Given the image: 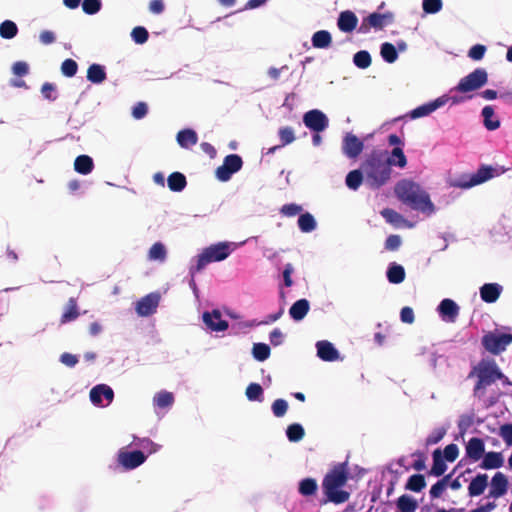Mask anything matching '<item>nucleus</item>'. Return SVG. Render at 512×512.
Listing matches in <instances>:
<instances>
[{
  "instance_id": "obj_22",
  "label": "nucleus",
  "mask_w": 512,
  "mask_h": 512,
  "mask_svg": "<svg viewBox=\"0 0 512 512\" xmlns=\"http://www.w3.org/2000/svg\"><path fill=\"white\" fill-rule=\"evenodd\" d=\"M507 484L508 481L506 477L502 473L497 472L491 480L489 496L498 498L504 495L507 491Z\"/></svg>"
},
{
  "instance_id": "obj_25",
  "label": "nucleus",
  "mask_w": 512,
  "mask_h": 512,
  "mask_svg": "<svg viewBox=\"0 0 512 512\" xmlns=\"http://www.w3.org/2000/svg\"><path fill=\"white\" fill-rule=\"evenodd\" d=\"M310 304L307 299H299L289 309L290 317L295 321H301L307 315Z\"/></svg>"
},
{
  "instance_id": "obj_6",
  "label": "nucleus",
  "mask_w": 512,
  "mask_h": 512,
  "mask_svg": "<svg viewBox=\"0 0 512 512\" xmlns=\"http://www.w3.org/2000/svg\"><path fill=\"white\" fill-rule=\"evenodd\" d=\"M512 343V334L501 332L499 329L485 333L481 339L484 349L493 354L499 355Z\"/></svg>"
},
{
  "instance_id": "obj_21",
  "label": "nucleus",
  "mask_w": 512,
  "mask_h": 512,
  "mask_svg": "<svg viewBox=\"0 0 512 512\" xmlns=\"http://www.w3.org/2000/svg\"><path fill=\"white\" fill-rule=\"evenodd\" d=\"M80 316L77 299L71 297L68 299L64 311L60 317V324L64 325L75 321Z\"/></svg>"
},
{
  "instance_id": "obj_2",
  "label": "nucleus",
  "mask_w": 512,
  "mask_h": 512,
  "mask_svg": "<svg viewBox=\"0 0 512 512\" xmlns=\"http://www.w3.org/2000/svg\"><path fill=\"white\" fill-rule=\"evenodd\" d=\"M397 198L411 209L431 215L435 211L429 194L422 187L408 179L399 181L395 186Z\"/></svg>"
},
{
  "instance_id": "obj_50",
  "label": "nucleus",
  "mask_w": 512,
  "mask_h": 512,
  "mask_svg": "<svg viewBox=\"0 0 512 512\" xmlns=\"http://www.w3.org/2000/svg\"><path fill=\"white\" fill-rule=\"evenodd\" d=\"M42 96L48 101H55L58 97L57 87L54 83L45 82L41 87Z\"/></svg>"
},
{
  "instance_id": "obj_13",
  "label": "nucleus",
  "mask_w": 512,
  "mask_h": 512,
  "mask_svg": "<svg viewBox=\"0 0 512 512\" xmlns=\"http://www.w3.org/2000/svg\"><path fill=\"white\" fill-rule=\"evenodd\" d=\"M364 143L354 134L347 133L343 138L342 151L350 159H356L363 151Z\"/></svg>"
},
{
  "instance_id": "obj_52",
  "label": "nucleus",
  "mask_w": 512,
  "mask_h": 512,
  "mask_svg": "<svg viewBox=\"0 0 512 512\" xmlns=\"http://www.w3.org/2000/svg\"><path fill=\"white\" fill-rule=\"evenodd\" d=\"M78 70V64L73 59H66L61 64V72L66 77H73Z\"/></svg>"
},
{
  "instance_id": "obj_32",
  "label": "nucleus",
  "mask_w": 512,
  "mask_h": 512,
  "mask_svg": "<svg viewBox=\"0 0 512 512\" xmlns=\"http://www.w3.org/2000/svg\"><path fill=\"white\" fill-rule=\"evenodd\" d=\"M87 79L94 84H100L106 79V72L102 65L92 64L87 70Z\"/></svg>"
},
{
  "instance_id": "obj_8",
  "label": "nucleus",
  "mask_w": 512,
  "mask_h": 512,
  "mask_svg": "<svg viewBox=\"0 0 512 512\" xmlns=\"http://www.w3.org/2000/svg\"><path fill=\"white\" fill-rule=\"evenodd\" d=\"M488 73L484 68H476L474 71L463 77L454 90L460 93L476 91L486 85Z\"/></svg>"
},
{
  "instance_id": "obj_4",
  "label": "nucleus",
  "mask_w": 512,
  "mask_h": 512,
  "mask_svg": "<svg viewBox=\"0 0 512 512\" xmlns=\"http://www.w3.org/2000/svg\"><path fill=\"white\" fill-rule=\"evenodd\" d=\"M477 376L478 381L474 388V393L478 394L481 390H485L487 386L493 384L502 377L497 365L492 360L482 359L469 373V378Z\"/></svg>"
},
{
  "instance_id": "obj_61",
  "label": "nucleus",
  "mask_w": 512,
  "mask_h": 512,
  "mask_svg": "<svg viewBox=\"0 0 512 512\" xmlns=\"http://www.w3.org/2000/svg\"><path fill=\"white\" fill-rule=\"evenodd\" d=\"M381 215L385 218V220L391 224H397L400 220H402V216L393 209L386 208L381 211Z\"/></svg>"
},
{
  "instance_id": "obj_14",
  "label": "nucleus",
  "mask_w": 512,
  "mask_h": 512,
  "mask_svg": "<svg viewBox=\"0 0 512 512\" xmlns=\"http://www.w3.org/2000/svg\"><path fill=\"white\" fill-rule=\"evenodd\" d=\"M146 460V455L140 451H120L118 453V462L121 464L125 469L131 470L135 469L138 466L142 465Z\"/></svg>"
},
{
  "instance_id": "obj_5",
  "label": "nucleus",
  "mask_w": 512,
  "mask_h": 512,
  "mask_svg": "<svg viewBox=\"0 0 512 512\" xmlns=\"http://www.w3.org/2000/svg\"><path fill=\"white\" fill-rule=\"evenodd\" d=\"M232 252L230 243L219 242L205 248L198 255L197 264L191 268V274L200 272L207 264L225 260Z\"/></svg>"
},
{
  "instance_id": "obj_64",
  "label": "nucleus",
  "mask_w": 512,
  "mask_h": 512,
  "mask_svg": "<svg viewBox=\"0 0 512 512\" xmlns=\"http://www.w3.org/2000/svg\"><path fill=\"white\" fill-rule=\"evenodd\" d=\"M148 112L147 104L144 102H138L132 110V116L135 119H142L146 116Z\"/></svg>"
},
{
  "instance_id": "obj_19",
  "label": "nucleus",
  "mask_w": 512,
  "mask_h": 512,
  "mask_svg": "<svg viewBox=\"0 0 512 512\" xmlns=\"http://www.w3.org/2000/svg\"><path fill=\"white\" fill-rule=\"evenodd\" d=\"M358 24L357 16L350 10L340 13L337 25L340 31L349 33L352 32Z\"/></svg>"
},
{
  "instance_id": "obj_60",
  "label": "nucleus",
  "mask_w": 512,
  "mask_h": 512,
  "mask_svg": "<svg viewBox=\"0 0 512 512\" xmlns=\"http://www.w3.org/2000/svg\"><path fill=\"white\" fill-rule=\"evenodd\" d=\"M280 212L284 216L293 217L302 212V206L295 203L285 204L282 206Z\"/></svg>"
},
{
  "instance_id": "obj_16",
  "label": "nucleus",
  "mask_w": 512,
  "mask_h": 512,
  "mask_svg": "<svg viewBox=\"0 0 512 512\" xmlns=\"http://www.w3.org/2000/svg\"><path fill=\"white\" fill-rule=\"evenodd\" d=\"M203 321L205 325L212 331L222 332L227 330L228 322L223 320L219 310L203 313Z\"/></svg>"
},
{
  "instance_id": "obj_62",
  "label": "nucleus",
  "mask_w": 512,
  "mask_h": 512,
  "mask_svg": "<svg viewBox=\"0 0 512 512\" xmlns=\"http://www.w3.org/2000/svg\"><path fill=\"white\" fill-rule=\"evenodd\" d=\"M401 237L399 235H390L385 241V249L389 251H396L401 246Z\"/></svg>"
},
{
  "instance_id": "obj_49",
  "label": "nucleus",
  "mask_w": 512,
  "mask_h": 512,
  "mask_svg": "<svg viewBox=\"0 0 512 512\" xmlns=\"http://www.w3.org/2000/svg\"><path fill=\"white\" fill-rule=\"evenodd\" d=\"M245 394L250 401H261L263 396V389L258 383H250L246 388Z\"/></svg>"
},
{
  "instance_id": "obj_38",
  "label": "nucleus",
  "mask_w": 512,
  "mask_h": 512,
  "mask_svg": "<svg viewBox=\"0 0 512 512\" xmlns=\"http://www.w3.org/2000/svg\"><path fill=\"white\" fill-rule=\"evenodd\" d=\"M298 227L304 233L312 232L316 228V221L312 214L306 212L298 218Z\"/></svg>"
},
{
  "instance_id": "obj_23",
  "label": "nucleus",
  "mask_w": 512,
  "mask_h": 512,
  "mask_svg": "<svg viewBox=\"0 0 512 512\" xmlns=\"http://www.w3.org/2000/svg\"><path fill=\"white\" fill-rule=\"evenodd\" d=\"M502 287L497 283H486L480 288L481 299L486 303H494L499 298Z\"/></svg>"
},
{
  "instance_id": "obj_43",
  "label": "nucleus",
  "mask_w": 512,
  "mask_h": 512,
  "mask_svg": "<svg viewBox=\"0 0 512 512\" xmlns=\"http://www.w3.org/2000/svg\"><path fill=\"white\" fill-rule=\"evenodd\" d=\"M18 33L17 25L11 20H5L0 24V36L4 39H12Z\"/></svg>"
},
{
  "instance_id": "obj_42",
  "label": "nucleus",
  "mask_w": 512,
  "mask_h": 512,
  "mask_svg": "<svg viewBox=\"0 0 512 512\" xmlns=\"http://www.w3.org/2000/svg\"><path fill=\"white\" fill-rule=\"evenodd\" d=\"M389 161L391 166L404 168L407 165V158L400 147L393 148L391 154H389Z\"/></svg>"
},
{
  "instance_id": "obj_34",
  "label": "nucleus",
  "mask_w": 512,
  "mask_h": 512,
  "mask_svg": "<svg viewBox=\"0 0 512 512\" xmlns=\"http://www.w3.org/2000/svg\"><path fill=\"white\" fill-rule=\"evenodd\" d=\"M331 34L326 30H319L312 36V45L318 49H325L331 45Z\"/></svg>"
},
{
  "instance_id": "obj_56",
  "label": "nucleus",
  "mask_w": 512,
  "mask_h": 512,
  "mask_svg": "<svg viewBox=\"0 0 512 512\" xmlns=\"http://www.w3.org/2000/svg\"><path fill=\"white\" fill-rule=\"evenodd\" d=\"M422 8L425 13L435 14L442 8L441 0H423Z\"/></svg>"
},
{
  "instance_id": "obj_45",
  "label": "nucleus",
  "mask_w": 512,
  "mask_h": 512,
  "mask_svg": "<svg viewBox=\"0 0 512 512\" xmlns=\"http://www.w3.org/2000/svg\"><path fill=\"white\" fill-rule=\"evenodd\" d=\"M270 352L271 350L269 345L265 343H255L252 348L253 357L260 362H263L266 359H268L270 356Z\"/></svg>"
},
{
  "instance_id": "obj_46",
  "label": "nucleus",
  "mask_w": 512,
  "mask_h": 512,
  "mask_svg": "<svg viewBox=\"0 0 512 512\" xmlns=\"http://www.w3.org/2000/svg\"><path fill=\"white\" fill-rule=\"evenodd\" d=\"M166 255V248L161 242L154 243L148 252V258L150 260H158L161 262L166 259Z\"/></svg>"
},
{
  "instance_id": "obj_3",
  "label": "nucleus",
  "mask_w": 512,
  "mask_h": 512,
  "mask_svg": "<svg viewBox=\"0 0 512 512\" xmlns=\"http://www.w3.org/2000/svg\"><path fill=\"white\" fill-rule=\"evenodd\" d=\"M348 480V471L345 464L334 466L324 477L322 488L326 495V501L334 504H342L349 500L350 493L341 488Z\"/></svg>"
},
{
  "instance_id": "obj_10",
  "label": "nucleus",
  "mask_w": 512,
  "mask_h": 512,
  "mask_svg": "<svg viewBox=\"0 0 512 512\" xmlns=\"http://www.w3.org/2000/svg\"><path fill=\"white\" fill-rule=\"evenodd\" d=\"M303 122L307 128L317 133L324 131L329 124L327 116L317 109L306 112Z\"/></svg>"
},
{
  "instance_id": "obj_57",
  "label": "nucleus",
  "mask_w": 512,
  "mask_h": 512,
  "mask_svg": "<svg viewBox=\"0 0 512 512\" xmlns=\"http://www.w3.org/2000/svg\"><path fill=\"white\" fill-rule=\"evenodd\" d=\"M486 46L482 44H476L470 48L468 51V57L471 58L474 61H479L483 59L485 52H486Z\"/></svg>"
},
{
  "instance_id": "obj_53",
  "label": "nucleus",
  "mask_w": 512,
  "mask_h": 512,
  "mask_svg": "<svg viewBox=\"0 0 512 512\" xmlns=\"http://www.w3.org/2000/svg\"><path fill=\"white\" fill-rule=\"evenodd\" d=\"M131 37L135 43L144 44L148 40L149 33L146 28L142 26H137L133 28L131 32Z\"/></svg>"
},
{
  "instance_id": "obj_1",
  "label": "nucleus",
  "mask_w": 512,
  "mask_h": 512,
  "mask_svg": "<svg viewBox=\"0 0 512 512\" xmlns=\"http://www.w3.org/2000/svg\"><path fill=\"white\" fill-rule=\"evenodd\" d=\"M365 180L373 189L385 185L391 178V162L387 150L374 149L368 153L361 163Z\"/></svg>"
},
{
  "instance_id": "obj_31",
  "label": "nucleus",
  "mask_w": 512,
  "mask_h": 512,
  "mask_svg": "<svg viewBox=\"0 0 512 512\" xmlns=\"http://www.w3.org/2000/svg\"><path fill=\"white\" fill-rule=\"evenodd\" d=\"M387 279L392 284H400L405 279V270L403 266L391 263L387 269Z\"/></svg>"
},
{
  "instance_id": "obj_37",
  "label": "nucleus",
  "mask_w": 512,
  "mask_h": 512,
  "mask_svg": "<svg viewBox=\"0 0 512 512\" xmlns=\"http://www.w3.org/2000/svg\"><path fill=\"white\" fill-rule=\"evenodd\" d=\"M318 489V485L315 479L313 478H305L299 483V493L302 496L308 497L316 494Z\"/></svg>"
},
{
  "instance_id": "obj_12",
  "label": "nucleus",
  "mask_w": 512,
  "mask_h": 512,
  "mask_svg": "<svg viewBox=\"0 0 512 512\" xmlns=\"http://www.w3.org/2000/svg\"><path fill=\"white\" fill-rule=\"evenodd\" d=\"M160 295L158 293H150L142 297L136 303V312L139 316L146 317L154 314L159 305Z\"/></svg>"
},
{
  "instance_id": "obj_54",
  "label": "nucleus",
  "mask_w": 512,
  "mask_h": 512,
  "mask_svg": "<svg viewBox=\"0 0 512 512\" xmlns=\"http://www.w3.org/2000/svg\"><path fill=\"white\" fill-rule=\"evenodd\" d=\"M271 408L274 416L280 418L286 414L288 410V403L286 400L279 398L272 403Z\"/></svg>"
},
{
  "instance_id": "obj_7",
  "label": "nucleus",
  "mask_w": 512,
  "mask_h": 512,
  "mask_svg": "<svg viewBox=\"0 0 512 512\" xmlns=\"http://www.w3.org/2000/svg\"><path fill=\"white\" fill-rule=\"evenodd\" d=\"M497 175H499V172L496 168L482 165L475 173L462 176L453 186L467 189L482 184Z\"/></svg>"
},
{
  "instance_id": "obj_36",
  "label": "nucleus",
  "mask_w": 512,
  "mask_h": 512,
  "mask_svg": "<svg viewBox=\"0 0 512 512\" xmlns=\"http://www.w3.org/2000/svg\"><path fill=\"white\" fill-rule=\"evenodd\" d=\"M365 175L362 168L350 171L346 176V185L352 190H357L363 182Z\"/></svg>"
},
{
  "instance_id": "obj_51",
  "label": "nucleus",
  "mask_w": 512,
  "mask_h": 512,
  "mask_svg": "<svg viewBox=\"0 0 512 512\" xmlns=\"http://www.w3.org/2000/svg\"><path fill=\"white\" fill-rule=\"evenodd\" d=\"M279 138L281 140V146L291 144L295 140L294 130L291 127H281L278 131Z\"/></svg>"
},
{
  "instance_id": "obj_35",
  "label": "nucleus",
  "mask_w": 512,
  "mask_h": 512,
  "mask_svg": "<svg viewBox=\"0 0 512 512\" xmlns=\"http://www.w3.org/2000/svg\"><path fill=\"white\" fill-rule=\"evenodd\" d=\"M426 487L425 477L422 474L411 475L405 485L406 490L420 492Z\"/></svg>"
},
{
  "instance_id": "obj_24",
  "label": "nucleus",
  "mask_w": 512,
  "mask_h": 512,
  "mask_svg": "<svg viewBox=\"0 0 512 512\" xmlns=\"http://www.w3.org/2000/svg\"><path fill=\"white\" fill-rule=\"evenodd\" d=\"M445 103H446V99H444V97H440L431 103L421 105V106L415 108L414 110H412L411 117L412 118H420L423 116H427L430 113H432L433 111H435L437 108L444 105Z\"/></svg>"
},
{
  "instance_id": "obj_48",
  "label": "nucleus",
  "mask_w": 512,
  "mask_h": 512,
  "mask_svg": "<svg viewBox=\"0 0 512 512\" xmlns=\"http://www.w3.org/2000/svg\"><path fill=\"white\" fill-rule=\"evenodd\" d=\"M353 62L358 68L366 69L371 65L372 59L368 51L361 50L354 54Z\"/></svg>"
},
{
  "instance_id": "obj_47",
  "label": "nucleus",
  "mask_w": 512,
  "mask_h": 512,
  "mask_svg": "<svg viewBox=\"0 0 512 512\" xmlns=\"http://www.w3.org/2000/svg\"><path fill=\"white\" fill-rule=\"evenodd\" d=\"M482 116L484 118V126L488 130H495L500 126V122L498 120H492L494 116V110L491 106H485L482 109Z\"/></svg>"
},
{
  "instance_id": "obj_17",
  "label": "nucleus",
  "mask_w": 512,
  "mask_h": 512,
  "mask_svg": "<svg viewBox=\"0 0 512 512\" xmlns=\"http://www.w3.org/2000/svg\"><path fill=\"white\" fill-rule=\"evenodd\" d=\"M102 398H105L107 405L110 404L114 398L112 388L105 384H99L93 387L90 391V400L95 405H102Z\"/></svg>"
},
{
  "instance_id": "obj_39",
  "label": "nucleus",
  "mask_w": 512,
  "mask_h": 512,
  "mask_svg": "<svg viewBox=\"0 0 512 512\" xmlns=\"http://www.w3.org/2000/svg\"><path fill=\"white\" fill-rule=\"evenodd\" d=\"M396 504L401 512H415L418 507L417 501L409 495H401Z\"/></svg>"
},
{
  "instance_id": "obj_11",
  "label": "nucleus",
  "mask_w": 512,
  "mask_h": 512,
  "mask_svg": "<svg viewBox=\"0 0 512 512\" xmlns=\"http://www.w3.org/2000/svg\"><path fill=\"white\" fill-rule=\"evenodd\" d=\"M392 22L393 14L391 12H386L383 14L374 12L363 20L360 31L367 32L371 27L381 30Z\"/></svg>"
},
{
  "instance_id": "obj_9",
  "label": "nucleus",
  "mask_w": 512,
  "mask_h": 512,
  "mask_svg": "<svg viewBox=\"0 0 512 512\" xmlns=\"http://www.w3.org/2000/svg\"><path fill=\"white\" fill-rule=\"evenodd\" d=\"M243 166L242 158L238 154H229L224 160L223 164L216 169V177L222 182L231 179L232 175L238 172Z\"/></svg>"
},
{
  "instance_id": "obj_58",
  "label": "nucleus",
  "mask_w": 512,
  "mask_h": 512,
  "mask_svg": "<svg viewBox=\"0 0 512 512\" xmlns=\"http://www.w3.org/2000/svg\"><path fill=\"white\" fill-rule=\"evenodd\" d=\"M459 455L458 446L454 443L447 445L444 449L443 458L448 462H454Z\"/></svg>"
},
{
  "instance_id": "obj_44",
  "label": "nucleus",
  "mask_w": 512,
  "mask_h": 512,
  "mask_svg": "<svg viewBox=\"0 0 512 512\" xmlns=\"http://www.w3.org/2000/svg\"><path fill=\"white\" fill-rule=\"evenodd\" d=\"M380 54L382 58L388 63H394L398 58V53L392 43L385 42L381 45Z\"/></svg>"
},
{
  "instance_id": "obj_18",
  "label": "nucleus",
  "mask_w": 512,
  "mask_h": 512,
  "mask_svg": "<svg viewBox=\"0 0 512 512\" xmlns=\"http://www.w3.org/2000/svg\"><path fill=\"white\" fill-rule=\"evenodd\" d=\"M485 453L484 441L481 438L473 437L466 444V456L476 462L480 460Z\"/></svg>"
},
{
  "instance_id": "obj_27",
  "label": "nucleus",
  "mask_w": 512,
  "mask_h": 512,
  "mask_svg": "<svg viewBox=\"0 0 512 512\" xmlns=\"http://www.w3.org/2000/svg\"><path fill=\"white\" fill-rule=\"evenodd\" d=\"M177 142L178 144L185 149L194 146L198 142L197 133L193 129H183L177 133Z\"/></svg>"
},
{
  "instance_id": "obj_63",
  "label": "nucleus",
  "mask_w": 512,
  "mask_h": 512,
  "mask_svg": "<svg viewBox=\"0 0 512 512\" xmlns=\"http://www.w3.org/2000/svg\"><path fill=\"white\" fill-rule=\"evenodd\" d=\"M12 72L19 77L26 76L29 73V65L24 61H17L12 66Z\"/></svg>"
},
{
  "instance_id": "obj_40",
  "label": "nucleus",
  "mask_w": 512,
  "mask_h": 512,
  "mask_svg": "<svg viewBox=\"0 0 512 512\" xmlns=\"http://www.w3.org/2000/svg\"><path fill=\"white\" fill-rule=\"evenodd\" d=\"M286 435L290 442H299L305 436V430L299 423L290 424L286 429Z\"/></svg>"
},
{
  "instance_id": "obj_26",
  "label": "nucleus",
  "mask_w": 512,
  "mask_h": 512,
  "mask_svg": "<svg viewBox=\"0 0 512 512\" xmlns=\"http://www.w3.org/2000/svg\"><path fill=\"white\" fill-rule=\"evenodd\" d=\"M488 485V476L486 474H478L472 479L468 486V494L471 497L480 496L484 493Z\"/></svg>"
},
{
  "instance_id": "obj_41",
  "label": "nucleus",
  "mask_w": 512,
  "mask_h": 512,
  "mask_svg": "<svg viewBox=\"0 0 512 512\" xmlns=\"http://www.w3.org/2000/svg\"><path fill=\"white\" fill-rule=\"evenodd\" d=\"M153 402L159 408H168L174 403V395L168 391H160L154 396Z\"/></svg>"
},
{
  "instance_id": "obj_59",
  "label": "nucleus",
  "mask_w": 512,
  "mask_h": 512,
  "mask_svg": "<svg viewBox=\"0 0 512 512\" xmlns=\"http://www.w3.org/2000/svg\"><path fill=\"white\" fill-rule=\"evenodd\" d=\"M446 434L444 428L435 429L425 440L427 446L437 444L440 442Z\"/></svg>"
},
{
  "instance_id": "obj_29",
  "label": "nucleus",
  "mask_w": 512,
  "mask_h": 512,
  "mask_svg": "<svg viewBox=\"0 0 512 512\" xmlns=\"http://www.w3.org/2000/svg\"><path fill=\"white\" fill-rule=\"evenodd\" d=\"M480 467L483 469H496L503 465V457L498 452L484 453Z\"/></svg>"
},
{
  "instance_id": "obj_15",
  "label": "nucleus",
  "mask_w": 512,
  "mask_h": 512,
  "mask_svg": "<svg viewBox=\"0 0 512 512\" xmlns=\"http://www.w3.org/2000/svg\"><path fill=\"white\" fill-rule=\"evenodd\" d=\"M437 310L444 321L453 323L459 315L460 308L455 301L446 298L440 302Z\"/></svg>"
},
{
  "instance_id": "obj_55",
  "label": "nucleus",
  "mask_w": 512,
  "mask_h": 512,
  "mask_svg": "<svg viewBox=\"0 0 512 512\" xmlns=\"http://www.w3.org/2000/svg\"><path fill=\"white\" fill-rule=\"evenodd\" d=\"M101 5L100 0H83L82 9L86 14L93 15L100 11Z\"/></svg>"
},
{
  "instance_id": "obj_33",
  "label": "nucleus",
  "mask_w": 512,
  "mask_h": 512,
  "mask_svg": "<svg viewBox=\"0 0 512 512\" xmlns=\"http://www.w3.org/2000/svg\"><path fill=\"white\" fill-rule=\"evenodd\" d=\"M167 183L171 191L181 192L186 187L187 180L184 174L173 172L168 176Z\"/></svg>"
},
{
  "instance_id": "obj_30",
  "label": "nucleus",
  "mask_w": 512,
  "mask_h": 512,
  "mask_svg": "<svg viewBox=\"0 0 512 512\" xmlns=\"http://www.w3.org/2000/svg\"><path fill=\"white\" fill-rule=\"evenodd\" d=\"M94 168L93 159L88 155H79L74 161V169L79 174L87 175Z\"/></svg>"
},
{
  "instance_id": "obj_28",
  "label": "nucleus",
  "mask_w": 512,
  "mask_h": 512,
  "mask_svg": "<svg viewBox=\"0 0 512 512\" xmlns=\"http://www.w3.org/2000/svg\"><path fill=\"white\" fill-rule=\"evenodd\" d=\"M433 457V465L431 467V470L429 471L430 475L440 477L444 475L447 465L445 463V459L443 458L440 449H436L433 451L432 454Z\"/></svg>"
},
{
  "instance_id": "obj_20",
  "label": "nucleus",
  "mask_w": 512,
  "mask_h": 512,
  "mask_svg": "<svg viewBox=\"0 0 512 512\" xmlns=\"http://www.w3.org/2000/svg\"><path fill=\"white\" fill-rule=\"evenodd\" d=\"M316 347L318 357L324 361L332 362L339 357L337 349L328 341H318Z\"/></svg>"
}]
</instances>
